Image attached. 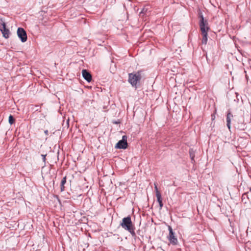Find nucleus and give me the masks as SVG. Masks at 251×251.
I'll use <instances>...</instances> for the list:
<instances>
[{"label": "nucleus", "mask_w": 251, "mask_h": 251, "mask_svg": "<svg viewBox=\"0 0 251 251\" xmlns=\"http://www.w3.org/2000/svg\"><path fill=\"white\" fill-rule=\"evenodd\" d=\"M0 31L2 32L3 37H4L5 38H8L9 37L10 32L8 29L6 28V27L0 30Z\"/></svg>", "instance_id": "obj_9"}, {"label": "nucleus", "mask_w": 251, "mask_h": 251, "mask_svg": "<svg viewBox=\"0 0 251 251\" xmlns=\"http://www.w3.org/2000/svg\"><path fill=\"white\" fill-rule=\"evenodd\" d=\"M82 74L83 78L88 82L91 81L92 76L90 73H89L86 70H83L82 71Z\"/></svg>", "instance_id": "obj_7"}, {"label": "nucleus", "mask_w": 251, "mask_h": 251, "mask_svg": "<svg viewBox=\"0 0 251 251\" xmlns=\"http://www.w3.org/2000/svg\"><path fill=\"white\" fill-rule=\"evenodd\" d=\"M17 35L22 42H25L27 40V35L24 28L19 27L17 29Z\"/></svg>", "instance_id": "obj_5"}, {"label": "nucleus", "mask_w": 251, "mask_h": 251, "mask_svg": "<svg viewBox=\"0 0 251 251\" xmlns=\"http://www.w3.org/2000/svg\"><path fill=\"white\" fill-rule=\"evenodd\" d=\"M250 192H251V188H250Z\"/></svg>", "instance_id": "obj_19"}, {"label": "nucleus", "mask_w": 251, "mask_h": 251, "mask_svg": "<svg viewBox=\"0 0 251 251\" xmlns=\"http://www.w3.org/2000/svg\"><path fill=\"white\" fill-rule=\"evenodd\" d=\"M168 228L169 230L168 239L171 243L174 245H176L177 243V239L175 236V233L173 231V229L170 226H168Z\"/></svg>", "instance_id": "obj_6"}, {"label": "nucleus", "mask_w": 251, "mask_h": 251, "mask_svg": "<svg viewBox=\"0 0 251 251\" xmlns=\"http://www.w3.org/2000/svg\"><path fill=\"white\" fill-rule=\"evenodd\" d=\"M233 117L232 114L230 112H228L226 116V122H227V126L229 129H230V123L231 118Z\"/></svg>", "instance_id": "obj_8"}, {"label": "nucleus", "mask_w": 251, "mask_h": 251, "mask_svg": "<svg viewBox=\"0 0 251 251\" xmlns=\"http://www.w3.org/2000/svg\"><path fill=\"white\" fill-rule=\"evenodd\" d=\"M127 147V136L124 135L122 139L120 140L115 145L116 149H126Z\"/></svg>", "instance_id": "obj_4"}, {"label": "nucleus", "mask_w": 251, "mask_h": 251, "mask_svg": "<svg viewBox=\"0 0 251 251\" xmlns=\"http://www.w3.org/2000/svg\"><path fill=\"white\" fill-rule=\"evenodd\" d=\"M154 188H155V192H156V196H157V195H161L160 193L159 192L158 190V188H157V184L155 183L154 184Z\"/></svg>", "instance_id": "obj_14"}, {"label": "nucleus", "mask_w": 251, "mask_h": 251, "mask_svg": "<svg viewBox=\"0 0 251 251\" xmlns=\"http://www.w3.org/2000/svg\"><path fill=\"white\" fill-rule=\"evenodd\" d=\"M156 198H157V201L159 204L160 208L161 209L163 206V205L162 201L161 195L158 194L157 196H156Z\"/></svg>", "instance_id": "obj_11"}, {"label": "nucleus", "mask_w": 251, "mask_h": 251, "mask_svg": "<svg viewBox=\"0 0 251 251\" xmlns=\"http://www.w3.org/2000/svg\"><path fill=\"white\" fill-rule=\"evenodd\" d=\"M145 12H146V11H145V9L144 8V9H143V10H142V11L140 13V14L141 15V14H144V13H145Z\"/></svg>", "instance_id": "obj_17"}, {"label": "nucleus", "mask_w": 251, "mask_h": 251, "mask_svg": "<svg viewBox=\"0 0 251 251\" xmlns=\"http://www.w3.org/2000/svg\"><path fill=\"white\" fill-rule=\"evenodd\" d=\"M141 78V75L139 72L129 74L128 82L132 86L136 87L137 82L140 80Z\"/></svg>", "instance_id": "obj_3"}, {"label": "nucleus", "mask_w": 251, "mask_h": 251, "mask_svg": "<svg viewBox=\"0 0 251 251\" xmlns=\"http://www.w3.org/2000/svg\"><path fill=\"white\" fill-rule=\"evenodd\" d=\"M44 132L46 135H48V131L47 130H45Z\"/></svg>", "instance_id": "obj_18"}, {"label": "nucleus", "mask_w": 251, "mask_h": 251, "mask_svg": "<svg viewBox=\"0 0 251 251\" xmlns=\"http://www.w3.org/2000/svg\"><path fill=\"white\" fill-rule=\"evenodd\" d=\"M190 157L191 158L192 160H193L194 159V154L192 153V151H190Z\"/></svg>", "instance_id": "obj_15"}, {"label": "nucleus", "mask_w": 251, "mask_h": 251, "mask_svg": "<svg viewBox=\"0 0 251 251\" xmlns=\"http://www.w3.org/2000/svg\"><path fill=\"white\" fill-rule=\"evenodd\" d=\"M66 183V176L64 177L61 181L60 184V189L61 191H63L64 190L65 187L64 185Z\"/></svg>", "instance_id": "obj_10"}, {"label": "nucleus", "mask_w": 251, "mask_h": 251, "mask_svg": "<svg viewBox=\"0 0 251 251\" xmlns=\"http://www.w3.org/2000/svg\"><path fill=\"white\" fill-rule=\"evenodd\" d=\"M5 26L4 21L2 19H0V30L3 29Z\"/></svg>", "instance_id": "obj_12"}, {"label": "nucleus", "mask_w": 251, "mask_h": 251, "mask_svg": "<svg viewBox=\"0 0 251 251\" xmlns=\"http://www.w3.org/2000/svg\"><path fill=\"white\" fill-rule=\"evenodd\" d=\"M200 26L202 36V44L206 45L207 42V31L209 30L208 26V22L207 21L204 20V18L201 16V19L200 22Z\"/></svg>", "instance_id": "obj_1"}, {"label": "nucleus", "mask_w": 251, "mask_h": 251, "mask_svg": "<svg viewBox=\"0 0 251 251\" xmlns=\"http://www.w3.org/2000/svg\"><path fill=\"white\" fill-rule=\"evenodd\" d=\"M46 154H42L41 155V156L42 157V159H43V162L45 163L46 162Z\"/></svg>", "instance_id": "obj_16"}, {"label": "nucleus", "mask_w": 251, "mask_h": 251, "mask_svg": "<svg viewBox=\"0 0 251 251\" xmlns=\"http://www.w3.org/2000/svg\"><path fill=\"white\" fill-rule=\"evenodd\" d=\"M120 226L125 230L129 231L131 234H134V228L129 216L124 218Z\"/></svg>", "instance_id": "obj_2"}, {"label": "nucleus", "mask_w": 251, "mask_h": 251, "mask_svg": "<svg viewBox=\"0 0 251 251\" xmlns=\"http://www.w3.org/2000/svg\"><path fill=\"white\" fill-rule=\"evenodd\" d=\"M9 123L10 125H12L14 122V119L12 116L10 115L8 119Z\"/></svg>", "instance_id": "obj_13"}]
</instances>
